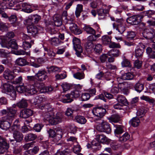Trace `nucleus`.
<instances>
[{
  "mask_svg": "<svg viewBox=\"0 0 155 155\" xmlns=\"http://www.w3.org/2000/svg\"><path fill=\"white\" fill-rule=\"evenodd\" d=\"M27 81L30 82L32 83H34L35 84V82L37 81V78L35 76V74L34 76H28L27 77Z\"/></svg>",
  "mask_w": 155,
  "mask_h": 155,
  "instance_id": "13d9d810",
  "label": "nucleus"
},
{
  "mask_svg": "<svg viewBox=\"0 0 155 155\" xmlns=\"http://www.w3.org/2000/svg\"><path fill=\"white\" fill-rule=\"evenodd\" d=\"M38 107L41 110H45V111L46 112V115L45 114H43V116L45 118L47 119L50 117V115L49 112L51 110V109L50 107V106L48 104H40L38 105Z\"/></svg>",
  "mask_w": 155,
  "mask_h": 155,
  "instance_id": "ddd939ff",
  "label": "nucleus"
},
{
  "mask_svg": "<svg viewBox=\"0 0 155 155\" xmlns=\"http://www.w3.org/2000/svg\"><path fill=\"white\" fill-rule=\"evenodd\" d=\"M73 76L74 78L80 80L84 78L85 75L83 72H77L74 74Z\"/></svg>",
  "mask_w": 155,
  "mask_h": 155,
  "instance_id": "a19ab883",
  "label": "nucleus"
},
{
  "mask_svg": "<svg viewBox=\"0 0 155 155\" xmlns=\"http://www.w3.org/2000/svg\"><path fill=\"white\" fill-rule=\"evenodd\" d=\"M9 147V144L6 140L0 136V153H3L6 152Z\"/></svg>",
  "mask_w": 155,
  "mask_h": 155,
  "instance_id": "f8f14e48",
  "label": "nucleus"
},
{
  "mask_svg": "<svg viewBox=\"0 0 155 155\" xmlns=\"http://www.w3.org/2000/svg\"><path fill=\"white\" fill-rule=\"evenodd\" d=\"M20 2L19 0H11L8 3V7L9 8L12 9V8H14L16 4V2Z\"/></svg>",
  "mask_w": 155,
  "mask_h": 155,
  "instance_id": "774afa93",
  "label": "nucleus"
},
{
  "mask_svg": "<svg viewBox=\"0 0 155 155\" xmlns=\"http://www.w3.org/2000/svg\"><path fill=\"white\" fill-rule=\"evenodd\" d=\"M69 28L71 31L75 35H79L82 32L81 30L78 28L77 25L73 23L70 24Z\"/></svg>",
  "mask_w": 155,
  "mask_h": 155,
  "instance_id": "f3484780",
  "label": "nucleus"
},
{
  "mask_svg": "<svg viewBox=\"0 0 155 155\" xmlns=\"http://www.w3.org/2000/svg\"><path fill=\"white\" fill-rule=\"evenodd\" d=\"M140 17L139 15H134L127 18V21L128 23L133 25H137L139 22L138 18Z\"/></svg>",
  "mask_w": 155,
  "mask_h": 155,
  "instance_id": "dca6fc26",
  "label": "nucleus"
},
{
  "mask_svg": "<svg viewBox=\"0 0 155 155\" xmlns=\"http://www.w3.org/2000/svg\"><path fill=\"white\" fill-rule=\"evenodd\" d=\"M12 121L10 120L7 117H2L0 120V128L3 130H7L10 127V122Z\"/></svg>",
  "mask_w": 155,
  "mask_h": 155,
  "instance_id": "9d476101",
  "label": "nucleus"
},
{
  "mask_svg": "<svg viewBox=\"0 0 155 155\" xmlns=\"http://www.w3.org/2000/svg\"><path fill=\"white\" fill-rule=\"evenodd\" d=\"M48 73L51 74L53 72H57L61 71L60 68L55 66H52L50 67H47L46 68Z\"/></svg>",
  "mask_w": 155,
  "mask_h": 155,
  "instance_id": "72a5a7b5",
  "label": "nucleus"
},
{
  "mask_svg": "<svg viewBox=\"0 0 155 155\" xmlns=\"http://www.w3.org/2000/svg\"><path fill=\"white\" fill-rule=\"evenodd\" d=\"M116 129L114 130V133L115 135L118 137V135L123 133V129L121 125L117 126L116 125Z\"/></svg>",
  "mask_w": 155,
  "mask_h": 155,
  "instance_id": "4c0bfd02",
  "label": "nucleus"
},
{
  "mask_svg": "<svg viewBox=\"0 0 155 155\" xmlns=\"http://www.w3.org/2000/svg\"><path fill=\"white\" fill-rule=\"evenodd\" d=\"M94 51L96 54H99L101 53L102 51V45L100 44H98L96 45L95 47L94 48Z\"/></svg>",
  "mask_w": 155,
  "mask_h": 155,
  "instance_id": "3c124183",
  "label": "nucleus"
},
{
  "mask_svg": "<svg viewBox=\"0 0 155 155\" xmlns=\"http://www.w3.org/2000/svg\"><path fill=\"white\" fill-rule=\"evenodd\" d=\"M32 21L35 23H37L41 18V16L37 14H35L31 16Z\"/></svg>",
  "mask_w": 155,
  "mask_h": 155,
  "instance_id": "680f3d73",
  "label": "nucleus"
},
{
  "mask_svg": "<svg viewBox=\"0 0 155 155\" xmlns=\"http://www.w3.org/2000/svg\"><path fill=\"white\" fill-rule=\"evenodd\" d=\"M34 43V41L31 40V43L29 42L25 41L23 42L22 46L24 49L25 50H26L28 48H30L31 47L32 44Z\"/></svg>",
  "mask_w": 155,
  "mask_h": 155,
  "instance_id": "8fccbe9b",
  "label": "nucleus"
},
{
  "mask_svg": "<svg viewBox=\"0 0 155 155\" xmlns=\"http://www.w3.org/2000/svg\"><path fill=\"white\" fill-rule=\"evenodd\" d=\"M145 48V45L142 43H139L137 47L135 50V56L137 59L142 58Z\"/></svg>",
  "mask_w": 155,
  "mask_h": 155,
  "instance_id": "0eeeda50",
  "label": "nucleus"
},
{
  "mask_svg": "<svg viewBox=\"0 0 155 155\" xmlns=\"http://www.w3.org/2000/svg\"><path fill=\"white\" fill-rule=\"evenodd\" d=\"M142 64V62L141 61L137 60L134 63V67L137 69H140L141 67Z\"/></svg>",
  "mask_w": 155,
  "mask_h": 155,
  "instance_id": "e2e57ef3",
  "label": "nucleus"
},
{
  "mask_svg": "<svg viewBox=\"0 0 155 155\" xmlns=\"http://www.w3.org/2000/svg\"><path fill=\"white\" fill-rule=\"evenodd\" d=\"M106 110L103 107L97 106L92 110L93 114L97 117L96 119L99 120L102 118L105 114Z\"/></svg>",
  "mask_w": 155,
  "mask_h": 155,
  "instance_id": "39448f33",
  "label": "nucleus"
},
{
  "mask_svg": "<svg viewBox=\"0 0 155 155\" xmlns=\"http://www.w3.org/2000/svg\"><path fill=\"white\" fill-rule=\"evenodd\" d=\"M117 100L119 103H120L123 105H127L128 104L127 100L123 95H118L117 98Z\"/></svg>",
  "mask_w": 155,
  "mask_h": 155,
  "instance_id": "2f4dec72",
  "label": "nucleus"
},
{
  "mask_svg": "<svg viewBox=\"0 0 155 155\" xmlns=\"http://www.w3.org/2000/svg\"><path fill=\"white\" fill-rule=\"evenodd\" d=\"M22 10L24 12L27 13H30L33 11L31 8V5L29 3L26 2L23 3V8Z\"/></svg>",
  "mask_w": 155,
  "mask_h": 155,
  "instance_id": "bb28decb",
  "label": "nucleus"
},
{
  "mask_svg": "<svg viewBox=\"0 0 155 155\" xmlns=\"http://www.w3.org/2000/svg\"><path fill=\"white\" fill-rule=\"evenodd\" d=\"M27 101L24 100H22L17 103V106L19 108H24L27 106Z\"/></svg>",
  "mask_w": 155,
  "mask_h": 155,
  "instance_id": "603ef678",
  "label": "nucleus"
},
{
  "mask_svg": "<svg viewBox=\"0 0 155 155\" xmlns=\"http://www.w3.org/2000/svg\"><path fill=\"white\" fill-rule=\"evenodd\" d=\"M144 85L138 82L134 86V89L138 92L140 93L143 89Z\"/></svg>",
  "mask_w": 155,
  "mask_h": 155,
  "instance_id": "e433bc0d",
  "label": "nucleus"
},
{
  "mask_svg": "<svg viewBox=\"0 0 155 155\" xmlns=\"http://www.w3.org/2000/svg\"><path fill=\"white\" fill-rule=\"evenodd\" d=\"M13 137L14 140H10L11 142L15 141L17 142H20L23 139V135L21 132L17 130L13 131Z\"/></svg>",
  "mask_w": 155,
  "mask_h": 155,
  "instance_id": "4468645a",
  "label": "nucleus"
},
{
  "mask_svg": "<svg viewBox=\"0 0 155 155\" xmlns=\"http://www.w3.org/2000/svg\"><path fill=\"white\" fill-rule=\"evenodd\" d=\"M61 86L64 91H66L69 90L70 89H71L73 87V85L71 84L67 83L62 84Z\"/></svg>",
  "mask_w": 155,
  "mask_h": 155,
  "instance_id": "de8ad7c7",
  "label": "nucleus"
},
{
  "mask_svg": "<svg viewBox=\"0 0 155 155\" xmlns=\"http://www.w3.org/2000/svg\"><path fill=\"white\" fill-rule=\"evenodd\" d=\"M8 112L7 115L5 116L7 117L10 120H12L13 117L15 115L16 112V110L12 107H10L8 108Z\"/></svg>",
  "mask_w": 155,
  "mask_h": 155,
  "instance_id": "4be33fe9",
  "label": "nucleus"
},
{
  "mask_svg": "<svg viewBox=\"0 0 155 155\" xmlns=\"http://www.w3.org/2000/svg\"><path fill=\"white\" fill-rule=\"evenodd\" d=\"M96 128L98 131L101 132H104L107 134H110L111 131L110 124L108 122L104 121V120L97 125Z\"/></svg>",
  "mask_w": 155,
  "mask_h": 155,
  "instance_id": "7ed1b4c3",
  "label": "nucleus"
},
{
  "mask_svg": "<svg viewBox=\"0 0 155 155\" xmlns=\"http://www.w3.org/2000/svg\"><path fill=\"white\" fill-rule=\"evenodd\" d=\"M37 137V136L33 133L27 134L24 137L25 140L26 141H29L34 140Z\"/></svg>",
  "mask_w": 155,
  "mask_h": 155,
  "instance_id": "c85d7f7f",
  "label": "nucleus"
},
{
  "mask_svg": "<svg viewBox=\"0 0 155 155\" xmlns=\"http://www.w3.org/2000/svg\"><path fill=\"white\" fill-rule=\"evenodd\" d=\"M122 20L121 19H116L115 22L113 24V28H115L116 27L122 25Z\"/></svg>",
  "mask_w": 155,
  "mask_h": 155,
  "instance_id": "0e129e2a",
  "label": "nucleus"
},
{
  "mask_svg": "<svg viewBox=\"0 0 155 155\" xmlns=\"http://www.w3.org/2000/svg\"><path fill=\"white\" fill-rule=\"evenodd\" d=\"M20 124H19V121L18 120H16L11 127L13 131L17 130L20 128Z\"/></svg>",
  "mask_w": 155,
  "mask_h": 155,
  "instance_id": "a18cd8bd",
  "label": "nucleus"
},
{
  "mask_svg": "<svg viewBox=\"0 0 155 155\" xmlns=\"http://www.w3.org/2000/svg\"><path fill=\"white\" fill-rule=\"evenodd\" d=\"M51 43L52 45L56 46L61 44L63 42L61 41L59 38H54L51 39Z\"/></svg>",
  "mask_w": 155,
  "mask_h": 155,
  "instance_id": "79ce46f5",
  "label": "nucleus"
},
{
  "mask_svg": "<svg viewBox=\"0 0 155 155\" xmlns=\"http://www.w3.org/2000/svg\"><path fill=\"white\" fill-rule=\"evenodd\" d=\"M91 144V148L94 152L99 150L101 148L100 143L96 140L92 141Z\"/></svg>",
  "mask_w": 155,
  "mask_h": 155,
  "instance_id": "5701e85b",
  "label": "nucleus"
},
{
  "mask_svg": "<svg viewBox=\"0 0 155 155\" xmlns=\"http://www.w3.org/2000/svg\"><path fill=\"white\" fill-rule=\"evenodd\" d=\"M109 12V9H104L102 8L98 9L97 10V12L99 16H102L103 18Z\"/></svg>",
  "mask_w": 155,
  "mask_h": 155,
  "instance_id": "c9c22d12",
  "label": "nucleus"
},
{
  "mask_svg": "<svg viewBox=\"0 0 155 155\" xmlns=\"http://www.w3.org/2000/svg\"><path fill=\"white\" fill-rule=\"evenodd\" d=\"M75 119L76 122L81 124H85L87 122L85 118L82 116L77 115L75 117Z\"/></svg>",
  "mask_w": 155,
  "mask_h": 155,
  "instance_id": "473e14b6",
  "label": "nucleus"
},
{
  "mask_svg": "<svg viewBox=\"0 0 155 155\" xmlns=\"http://www.w3.org/2000/svg\"><path fill=\"white\" fill-rule=\"evenodd\" d=\"M122 77L124 80H131L133 78L134 76L131 73L128 72L124 74Z\"/></svg>",
  "mask_w": 155,
  "mask_h": 155,
  "instance_id": "ea45409f",
  "label": "nucleus"
},
{
  "mask_svg": "<svg viewBox=\"0 0 155 155\" xmlns=\"http://www.w3.org/2000/svg\"><path fill=\"white\" fill-rule=\"evenodd\" d=\"M71 95V93L65 95V96L67 98H65L63 100L62 102L65 103H67L71 102L73 101V100L71 98H70Z\"/></svg>",
  "mask_w": 155,
  "mask_h": 155,
  "instance_id": "6e6d98bb",
  "label": "nucleus"
},
{
  "mask_svg": "<svg viewBox=\"0 0 155 155\" xmlns=\"http://www.w3.org/2000/svg\"><path fill=\"white\" fill-rule=\"evenodd\" d=\"M83 29L86 33L89 34L94 35L96 33L95 30L89 25H85Z\"/></svg>",
  "mask_w": 155,
  "mask_h": 155,
  "instance_id": "c756f323",
  "label": "nucleus"
},
{
  "mask_svg": "<svg viewBox=\"0 0 155 155\" xmlns=\"http://www.w3.org/2000/svg\"><path fill=\"white\" fill-rule=\"evenodd\" d=\"M15 35V34L13 32H8L6 35L5 38L1 40H5L6 41H9L14 37Z\"/></svg>",
  "mask_w": 155,
  "mask_h": 155,
  "instance_id": "58836bf2",
  "label": "nucleus"
},
{
  "mask_svg": "<svg viewBox=\"0 0 155 155\" xmlns=\"http://www.w3.org/2000/svg\"><path fill=\"white\" fill-rule=\"evenodd\" d=\"M43 127V126L42 124H37L35 125L33 128L36 131L39 132Z\"/></svg>",
  "mask_w": 155,
  "mask_h": 155,
  "instance_id": "338daca9",
  "label": "nucleus"
},
{
  "mask_svg": "<svg viewBox=\"0 0 155 155\" xmlns=\"http://www.w3.org/2000/svg\"><path fill=\"white\" fill-rule=\"evenodd\" d=\"M72 42L74 48L76 51V54L78 57H79L83 51L80 40L78 38L74 37L72 39Z\"/></svg>",
  "mask_w": 155,
  "mask_h": 155,
  "instance_id": "423d86ee",
  "label": "nucleus"
},
{
  "mask_svg": "<svg viewBox=\"0 0 155 155\" xmlns=\"http://www.w3.org/2000/svg\"><path fill=\"white\" fill-rule=\"evenodd\" d=\"M3 77L5 79L12 81L15 77L14 73L9 69H6L3 74Z\"/></svg>",
  "mask_w": 155,
  "mask_h": 155,
  "instance_id": "aec40b11",
  "label": "nucleus"
},
{
  "mask_svg": "<svg viewBox=\"0 0 155 155\" xmlns=\"http://www.w3.org/2000/svg\"><path fill=\"white\" fill-rule=\"evenodd\" d=\"M47 73V71L44 69L39 70L35 74V76L37 78V80L41 81H45L48 78Z\"/></svg>",
  "mask_w": 155,
  "mask_h": 155,
  "instance_id": "9b49d317",
  "label": "nucleus"
},
{
  "mask_svg": "<svg viewBox=\"0 0 155 155\" xmlns=\"http://www.w3.org/2000/svg\"><path fill=\"white\" fill-rule=\"evenodd\" d=\"M43 63V60L41 58H38L36 60H34L32 58L30 60L31 65L36 68L40 67Z\"/></svg>",
  "mask_w": 155,
  "mask_h": 155,
  "instance_id": "a211bd4d",
  "label": "nucleus"
},
{
  "mask_svg": "<svg viewBox=\"0 0 155 155\" xmlns=\"http://www.w3.org/2000/svg\"><path fill=\"white\" fill-rule=\"evenodd\" d=\"M91 97L90 94L88 93H85L83 94L81 96V100L82 101H86L88 100Z\"/></svg>",
  "mask_w": 155,
  "mask_h": 155,
  "instance_id": "052dcab7",
  "label": "nucleus"
},
{
  "mask_svg": "<svg viewBox=\"0 0 155 155\" xmlns=\"http://www.w3.org/2000/svg\"><path fill=\"white\" fill-rule=\"evenodd\" d=\"M67 141L72 144H75L78 143L77 138L75 137L69 136L67 139Z\"/></svg>",
  "mask_w": 155,
  "mask_h": 155,
  "instance_id": "37998d69",
  "label": "nucleus"
},
{
  "mask_svg": "<svg viewBox=\"0 0 155 155\" xmlns=\"http://www.w3.org/2000/svg\"><path fill=\"white\" fill-rule=\"evenodd\" d=\"M15 63L21 66H23L28 64V63L26 60L22 58H17L16 61Z\"/></svg>",
  "mask_w": 155,
  "mask_h": 155,
  "instance_id": "7c9ffc66",
  "label": "nucleus"
},
{
  "mask_svg": "<svg viewBox=\"0 0 155 155\" xmlns=\"http://www.w3.org/2000/svg\"><path fill=\"white\" fill-rule=\"evenodd\" d=\"M81 148L78 142L74 145L73 150L74 153H77L81 151Z\"/></svg>",
  "mask_w": 155,
  "mask_h": 155,
  "instance_id": "864d4df0",
  "label": "nucleus"
},
{
  "mask_svg": "<svg viewBox=\"0 0 155 155\" xmlns=\"http://www.w3.org/2000/svg\"><path fill=\"white\" fill-rule=\"evenodd\" d=\"M0 44L3 48H6L8 49L12 48L17 49L18 48V45L15 39H12L9 41L1 40L0 41Z\"/></svg>",
  "mask_w": 155,
  "mask_h": 155,
  "instance_id": "20e7f679",
  "label": "nucleus"
},
{
  "mask_svg": "<svg viewBox=\"0 0 155 155\" xmlns=\"http://www.w3.org/2000/svg\"><path fill=\"white\" fill-rule=\"evenodd\" d=\"M16 90L19 93L27 92L32 95L38 92L37 90L33 85H28L26 87L24 85H20L16 87Z\"/></svg>",
  "mask_w": 155,
  "mask_h": 155,
  "instance_id": "f03ea898",
  "label": "nucleus"
},
{
  "mask_svg": "<svg viewBox=\"0 0 155 155\" xmlns=\"http://www.w3.org/2000/svg\"><path fill=\"white\" fill-rule=\"evenodd\" d=\"M144 37L150 39L152 42H155V32L154 29H151L150 31H145L142 33Z\"/></svg>",
  "mask_w": 155,
  "mask_h": 155,
  "instance_id": "1a4fd4ad",
  "label": "nucleus"
},
{
  "mask_svg": "<svg viewBox=\"0 0 155 155\" xmlns=\"http://www.w3.org/2000/svg\"><path fill=\"white\" fill-rule=\"evenodd\" d=\"M2 92L12 97V100L15 99L16 96L15 88L12 84L9 83L4 84L2 87Z\"/></svg>",
  "mask_w": 155,
  "mask_h": 155,
  "instance_id": "f257e3e1",
  "label": "nucleus"
},
{
  "mask_svg": "<svg viewBox=\"0 0 155 155\" xmlns=\"http://www.w3.org/2000/svg\"><path fill=\"white\" fill-rule=\"evenodd\" d=\"M53 90V88L51 87H44L40 89V91L41 93H49Z\"/></svg>",
  "mask_w": 155,
  "mask_h": 155,
  "instance_id": "49530a36",
  "label": "nucleus"
},
{
  "mask_svg": "<svg viewBox=\"0 0 155 155\" xmlns=\"http://www.w3.org/2000/svg\"><path fill=\"white\" fill-rule=\"evenodd\" d=\"M13 153V155H23L22 154V150L20 147L14 148Z\"/></svg>",
  "mask_w": 155,
  "mask_h": 155,
  "instance_id": "4d7b16f0",
  "label": "nucleus"
},
{
  "mask_svg": "<svg viewBox=\"0 0 155 155\" xmlns=\"http://www.w3.org/2000/svg\"><path fill=\"white\" fill-rule=\"evenodd\" d=\"M28 32L31 34V35L34 37L38 32V29L37 27L33 25H28L27 27Z\"/></svg>",
  "mask_w": 155,
  "mask_h": 155,
  "instance_id": "6ab92c4d",
  "label": "nucleus"
},
{
  "mask_svg": "<svg viewBox=\"0 0 155 155\" xmlns=\"http://www.w3.org/2000/svg\"><path fill=\"white\" fill-rule=\"evenodd\" d=\"M110 123H116L120 120V117L118 114H114L110 116L107 117Z\"/></svg>",
  "mask_w": 155,
  "mask_h": 155,
  "instance_id": "b1692460",
  "label": "nucleus"
},
{
  "mask_svg": "<svg viewBox=\"0 0 155 155\" xmlns=\"http://www.w3.org/2000/svg\"><path fill=\"white\" fill-rule=\"evenodd\" d=\"M136 36L135 33L133 31H129L127 32L126 37L127 39L130 40H133Z\"/></svg>",
  "mask_w": 155,
  "mask_h": 155,
  "instance_id": "5fc2aeb1",
  "label": "nucleus"
},
{
  "mask_svg": "<svg viewBox=\"0 0 155 155\" xmlns=\"http://www.w3.org/2000/svg\"><path fill=\"white\" fill-rule=\"evenodd\" d=\"M121 54L120 51L117 49H113L108 52V55L110 56L117 57Z\"/></svg>",
  "mask_w": 155,
  "mask_h": 155,
  "instance_id": "cd10ccee",
  "label": "nucleus"
},
{
  "mask_svg": "<svg viewBox=\"0 0 155 155\" xmlns=\"http://www.w3.org/2000/svg\"><path fill=\"white\" fill-rule=\"evenodd\" d=\"M54 23L55 26L59 27L62 24V19L60 15H55L53 18Z\"/></svg>",
  "mask_w": 155,
  "mask_h": 155,
  "instance_id": "393cba45",
  "label": "nucleus"
},
{
  "mask_svg": "<svg viewBox=\"0 0 155 155\" xmlns=\"http://www.w3.org/2000/svg\"><path fill=\"white\" fill-rule=\"evenodd\" d=\"M33 114L32 110L29 109H25L20 112V117H21L26 118L31 116Z\"/></svg>",
  "mask_w": 155,
  "mask_h": 155,
  "instance_id": "2eb2a0df",
  "label": "nucleus"
},
{
  "mask_svg": "<svg viewBox=\"0 0 155 155\" xmlns=\"http://www.w3.org/2000/svg\"><path fill=\"white\" fill-rule=\"evenodd\" d=\"M122 66L123 67H129L131 66L130 62L128 59L124 58L123 59L121 63Z\"/></svg>",
  "mask_w": 155,
  "mask_h": 155,
  "instance_id": "09e8293b",
  "label": "nucleus"
},
{
  "mask_svg": "<svg viewBox=\"0 0 155 155\" xmlns=\"http://www.w3.org/2000/svg\"><path fill=\"white\" fill-rule=\"evenodd\" d=\"M114 28H115L116 30H117L120 34H122L125 30V28L123 25L115 27Z\"/></svg>",
  "mask_w": 155,
  "mask_h": 155,
  "instance_id": "69168bd1",
  "label": "nucleus"
},
{
  "mask_svg": "<svg viewBox=\"0 0 155 155\" xmlns=\"http://www.w3.org/2000/svg\"><path fill=\"white\" fill-rule=\"evenodd\" d=\"M102 40L104 44L107 45L110 44L111 41V39L108 36L105 35L102 37Z\"/></svg>",
  "mask_w": 155,
  "mask_h": 155,
  "instance_id": "c03bdc74",
  "label": "nucleus"
},
{
  "mask_svg": "<svg viewBox=\"0 0 155 155\" xmlns=\"http://www.w3.org/2000/svg\"><path fill=\"white\" fill-rule=\"evenodd\" d=\"M140 123V120L137 117H133L129 121V123L134 127H137L139 125Z\"/></svg>",
  "mask_w": 155,
  "mask_h": 155,
  "instance_id": "f704fd0d",
  "label": "nucleus"
},
{
  "mask_svg": "<svg viewBox=\"0 0 155 155\" xmlns=\"http://www.w3.org/2000/svg\"><path fill=\"white\" fill-rule=\"evenodd\" d=\"M93 46V42L87 41L85 45V48L87 51H88L92 49Z\"/></svg>",
  "mask_w": 155,
  "mask_h": 155,
  "instance_id": "bf43d9fd",
  "label": "nucleus"
},
{
  "mask_svg": "<svg viewBox=\"0 0 155 155\" xmlns=\"http://www.w3.org/2000/svg\"><path fill=\"white\" fill-rule=\"evenodd\" d=\"M61 18L62 19V21L66 23H68L69 21H72L73 19L70 17L68 15L67 10L63 11L61 14Z\"/></svg>",
  "mask_w": 155,
  "mask_h": 155,
  "instance_id": "412c9836",
  "label": "nucleus"
},
{
  "mask_svg": "<svg viewBox=\"0 0 155 155\" xmlns=\"http://www.w3.org/2000/svg\"><path fill=\"white\" fill-rule=\"evenodd\" d=\"M95 139L99 143H105L107 140V137L103 134L97 135L96 136Z\"/></svg>",
  "mask_w": 155,
  "mask_h": 155,
  "instance_id": "a878e982",
  "label": "nucleus"
},
{
  "mask_svg": "<svg viewBox=\"0 0 155 155\" xmlns=\"http://www.w3.org/2000/svg\"><path fill=\"white\" fill-rule=\"evenodd\" d=\"M63 117V116L61 113H58L49 119V122L51 125H56L62 121Z\"/></svg>",
  "mask_w": 155,
  "mask_h": 155,
  "instance_id": "6e6552de",
  "label": "nucleus"
}]
</instances>
